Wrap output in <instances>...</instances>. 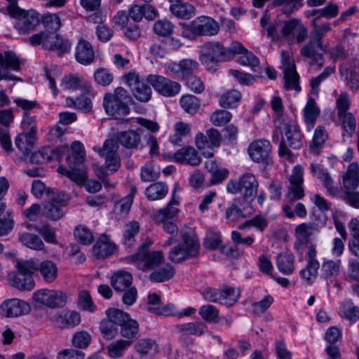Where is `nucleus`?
Wrapping results in <instances>:
<instances>
[{"label":"nucleus","instance_id":"79ce46f5","mask_svg":"<svg viewBox=\"0 0 359 359\" xmlns=\"http://www.w3.org/2000/svg\"><path fill=\"white\" fill-rule=\"evenodd\" d=\"M85 155L83 144L79 141H74L72 144V154L67 156V161L69 165L74 164V166H77L83 162Z\"/></svg>","mask_w":359,"mask_h":359},{"label":"nucleus","instance_id":"774afa93","mask_svg":"<svg viewBox=\"0 0 359 359\" xmlns=\"http://www.w3.org/2000/svg\"><path fill=\"white\" fill-rule=\"evenodd\" d=\"M341 313L343 317L351 322H356L359 319V307L354 306L351 302H346L343 304Z\"/></svg>","mask_w":359,"mask_h":359},{"label":"nucleus","instance_id":"052dcab7","mask_svg":"<svg viewBox=\"0 0 359 359\" xmlns=\"http://www.w3.org/2000/svg\"><path fill=\"white\" fill-rule=\"evenodd\" d=\"M91 342L90 334L85 330L76 332L72 338V345L78 348H86Z\"/></svg>","mask_w":359,"mask_h":359},{"label":"nucleus","instance_id":"4c0bfd02","mask_svg":"<svg viewBox=\"0 0 359 359\" xmlns=\"http://www.w3.org/2000/svg\"><path fill=\"white\" fill-rule=\"evenodd\" d=\"M168 186L165 183L158 182L150 184L144 191L146 197L149 201H156L163 198L168 194Z\"/></svg>","mask_w":359,"mask_h":359},{"label":"nucleus","instance_id":"f704fd0d","mask_svg":"<svg viewBox=\"0 0 359 359\" xmlns=\"http://www.w3.org/2000/svg\"><path fill=\"white\" fill-rule=\"evenodd\" d=\"M320 114V109L313 97H309L304 109V118L306 123L308 130H311L314 126L317 117Z\"/></svg>","mask_w":359,"mask_h":359},{"label":"nucleus","instance_id":"6e6552de","mask_svg":"<svg viewBox=\"0 0 359 359\" xmlns=\"http://www.w3.org/2000/svg\"><path fill=\"white\" fill-rule=\"evenodd\" d=\"M180 202V198L175 196V191H173L172 197L167 207L159 210L153 216L156 222L163 224V231L172 236L177 233L178 228L175 223L170 222L169 219L174 218L177 215L179 210L175 206L178 205Z\"/></svg>","mask_w":359,"mask_h":359},{"label":"nucleus","instance_id":"ea45409f","mask_svg":"<svg viewBox=\"0 0 359 359\" xmlns=\"http://www.w3.org/2000/svg\"><path fill=\"white\" fill-rule=\"evenodd\" d=\"M27 65L25 60L19 57L13 51L0 53V65L2 67H20Z\"/></svg>","mask_w":359,"mask_h":359},{"label":"nucleus","instance_id":"a211bd4d","mask_svg":"<svg viewBox=\"0 0 359 359\" xmlns=\"http://www.w3.org/2000/svg\"><path fill=\"white\" fill-rule=\"evenodd\" d=\"M271 144L266 140H258L252 142L248 147V151L251 159L257 163L266 161L271 151Z\"/></svg>","mask_w":359,"mask_h":359},{"label":"nucleus","instance_id":"393cba45","mask_svg":"<svg viewBox=\"0 0 359 359\" xmlns=\"http://www.w3.org/2000/svg\"><path fill=\"white\" fill-rule=\"evenodd\" d=\"M116 246L108 236L103 234L100 236L93 247V253L97 258H105L114 255L116 252Z\"/></svg>","mask_w":359,"mask_h":359},{"label":"nucleus","instance_id":"bb28decb","mask_svg":"<svg viewBox=\"0 0 359 359\" xmlns=\"http://www.w3.org/2000/svg\"><path fill=\"white\" fill-rule=\"evenodd\" d=\"M191 136V125L179 121L173 127V133L170 136V142L175 145H180L184 141Z\"/></svg>","mask_w":359,"mask_h":359},{"label":"nucleus","instance_id":"3c124183","mask_svg":"<svg viewBox=\"0 0 359 359\" xmlns=\"http://www.w3.org/2000/svg\"><path fill=\"white\" fill-rule=\"evenodd\" d=\"M130 345L131 341L128 340L120 339L114 341L107 346L108 355L112 358L121 357Z\"/></svg>","mask_w":359,"mask_h":359},{"label":"nucleus","instance_id":"49530a36","mask_svg":"<svg viewBox=\"0 0 359 359\" xmlns=\"http://www.w3.org/2000/svg\"><path fill=\"white\" fill-rule=\"evenodd\" d=\"M19 240L26 247L34 250H43L44 244L41 238L31 233H23L19 236Z\"/></svg>","mask_w":359,"mask_h":359},{"label":"nucleus","instance_id":"9b49d317","mask_svg":"<svg viewBox=\"0 0 359 359\" xmlns=\"http://www.w3.org/2000/svg\"><path fill=\"white\" fill-rule=\"evenodd\" d=\"M312 25L313 29L311 34V41L301 50L302 55L306 57H311L319 50H323L321 39L327 32L331 30L329 22L319 24L318 18L313 20Z\"/></svg>","mask_w":359,"mask_h":359},{"label":"nucleus","instance_id":"de8ad7c7","mask_svg":"<svg viewBox=\"0 0 359 359\" xmlns=\"http://www.w3.org/2000/svg\"><path fill=\"white\" fill-rule=\"evenodd\" d=\"M175 273L173 266L169 264L154 271L149 276L152 282L161 283L170 279Z\"/></svg>","mask_w":359,"mask_h":359},{"label":"nucleus","instance_id":"20e7f679","mask_svg":"<svg viewBox=\"0 0 359 359\" xmlns=\"http://www.w3.org/2000/svg\"><path fill=\"white\" fill-rule=\"evenodd\" d=\"M49 201L43 205L42 213L50 220H58L65 215L62 207L67 205L70 196L62 191H48Z\"/></svg>","mask_w":359,"mask_h":359},{"label":"nucleus","instance_id":"dca6fc26","mask_svg":"<svg viewBox=\"0 0 359 359\" xmlns=\"http://www.w3.org/2000/svg\"><path fill=\"white\" fill-rule=\"evenodd\" d=\"M30 311L31 307L27 302L17 298L5 300L0 306L1 315L8 318L27 315Z\"/></svg>","mask_w":359,"mask_h":359},{"label":"nucleus","instance_id":"5fc2aeb1","mask_svg":"<svg viewBox=\"0 0 359 359\" xmlns=\"http://www.w3.org/2000/svg\"><path fill=\"white\" fill-rule=\"evenodd\" d=\"M314 230L312 223H302L295 228V236L301 243H307Z\"/></svg>","mask_w":359,"mask_h":359},{"label":"nucleus","instance_id":"69168bd1","mask_svg":"<svg viewBox=\"0 0 359 359\" xmlns=\"http://www.w3.org/2000/svg\"><path fill=\"white\" fill-rule=\"evenodd\" d=\"M106 315L113 323L120 327L130 318L128 313L114 308L108 309Z\"/></svg>","mask_w":359,"mask_h":359},{"label":"nucleus","instance_id":"f257e3e1","mask_svg":"<svg viewBox=\"0 0 359 359\" xmlns=\"http://www.w3.org/2000/svg\"><path fill=\"white\" fill-rule=\"evenodd\" d=\"M130 95L123 87H117L113 93H107L103 97L105 112L114 119L121 118L130 113L128 101Z\"/></svg>","mask_w":359,"mask_h":359},{"label":"nucleus","instance_id":"cd10ccee","mask_svg":"<svg viewBox=\"0 0 359 359\" xmlns=\"http://www.w3.org/2000/svg\"><path fill=\"white\" fill-rule=\"evenodd\" d=\"M134 348L141 359H151L158 353L157 344L149 339L138 340Z\"/></svg>","mask_w":359,"mask_h":359},{"label":"nucleus","instance_id":"4be33fe9","mask_svg":"<svg viewBox=\"0 0 359 359\" xmlns=\"http://www.w3.org/2000/svg\"><path fill=\"white\" fill-rule=\"evenodd\" d=\"M53 320L60 328H72L81 323V316L76 311L65 310L55 315Z\"/></svg>","mask_w":359,"mask_h":359},{"label":"nucleus","instance_id":"c9c22d12","mask_svg":"<svg viewBox=\"0 0 359 359\" xmlns=\"http://www.w3.org/2000/svg\"><path fill=\"white\" fill-rule=\"evenodd\" d=\"M116 141L128 149H135L140 143V135L137 131L129 130L119 133Z\"/></svg>","mask_w":359,"mask_h":359},{"label":"nucleus","instance_id":"338daca9","mask_svg":"<svg viewBox=\"0 0 359 359\" xmlns=\"http://www.w3.org/2000/svg\"><path fill=\"white\" fill-rule=\"evenodd\" d=\"M200 316L209 323H216L219 318V311L212 305H203L199 309Z\"/></svg>","mask_w":359,"mask_h":359},{"label":"nucleus","instance_id":"e2e57ef3","mask_svg":"<svg viewBox=\"0 0 359 359\" xmlns=\"http://www.w3.org/2000/svg\"><path fill=\"white\" fill-rule=\"evenodd\" d=\"M173 29L172 23L165 19L157 20L153 26L155 34L164 37L170 36L172 33Z\"/></svg>","mask_w":359,"mask_h":359},{"label":"nucleus","instance_id":"6ab92c4d","mask_svg":"<svg viewBox=\"0 0 359 359\" xmlns=\"http://www.w3.org/2000/svg\"><path fill=\"white\" fill-rule=\"evenodd\" d=\"M190 27L193 32L198 35L213 36L219 30L217 22L212 18L205 16L193 21Z\"/></svg>","mask_w":359,"mask_h":359},{"label":"nucleus","instance_id":"864d4df0","mask_svg":"<svg viewBox=\"0 0 359 359\" xmlns=\"http://www.w3.org/2000/svg\"><path fill=\"white\" fill-rule=\"evenodd\" d=\"M136 192V187H131L129 194L116 203L115 209L118 214L126 215L129 212Z\"/></svg>","mask_w":359,"mask_h":359},{"label":"nucleus","instance_id":"09e8293b","mask_svg":"<svg viewBox=\"0 0 359 359\" xmlns=\"http://www.w3.org/2000/svg\"><path fill=\"white\" fill-rule=\"evenodd\" d=\"M36 136L22 133L15 139V144L22 153H27L33 148Z\"/></svg>","mask_w":359,"mask_h":359},{"label":"nucleus","instance_id":"9d476101","mask_svg":"<svg viewBox=\"0 0 359 359\" xmlns=\"http://www.w3.org/2000/svg\"><path fill=\"white\" fill-rule=\"evenodd\" d=\"M259 182L251 172L243 173L238 182L230 181L226 184V189L231 194L242 193L245 198H254L257 193Z\"/></svg>","mask_w":359,"mask_h":359},{"label":"nucleus","instance_id":"6e6d98bb","mask_svg":"<svg viewBox=\"0 0 359 359\" xmlns=\"http://www.w3.org/2000/svg\"><path fill=\"white\" fill-rule=\"evenodd\" d=\"M41 20L44 27L50 32V33H56L62 26L61 20L56 13H46L42 16Z\"/></svg>","mask_w":359,"mask_h":359},{"label":"nucleus","instance_id":"c03bdc74","mask_svg":"<svg viewBox=\"0 0 359 359\" xmlns=\"http://www.w3.org/2000/svg\"><path fill=\"white\" fill-rule=\"evenodd\" d=\"M177 330L185 334L201 335L207 332L208 327L203 323L191 322L177 325Z\"/></svg>","mask_w":359,"mask_h":359},{"label":"nucleus","instance_id":"ddd939ff","mask_svg":"<svg viewBox=\"0 0 359 359\" xmlns=\"http://www.w3.org/2000/svg\"><path fill=\"white\" fill-rule=\"evenodd\" d=\"M147 81L158 94L167 97L175 96L181 90L179 83L159 75H149Z\"/></svg>","mask_w":359,"mask_h":359},{"label":"nucleus","instance_id":"e433bc0d","mask_svg":"<svg viewBox=\"0 0 359 359\" xmlns=\"http://www.w3.org/2000/svg\"><path fill=\"white\" fill-rule=\"evenodd\" d=\"M72 43L68 39H65L60 34L54 32L50 33V39L46 42V48L57 50L62 53L69 52Z\"/></svg>","mask_w":359,"mask_h":359},{"label":"nucleus","instance_id":"39448f33","mask_svg":"<svg viewBox=\"0 0 359 359\" xmlns=\"http://www.w3.org/2000/svg\"><path fill=\"white\" fill-rule=\"evenodd\" d=\"M202 295L208 302L229 307L238 301L241 297V290L239 287L226 285L219 289L209 287L202 292Z\"/></svg>","mask_w":359,"mask_h":359},{"label":"nucleus","instance_id":"f8f14e48","mask_svg":"<svg viewBox=\"0 0 359 359\" xmlns=\"http://www.w3.org/2000/svg\"><path fill=\"white\" fill-rule=\"evenodd\" d=\"M32 298L36 304L50 309L64 307L67 299L65 292L61 290L48 289L35 291L33 293Z\"/></svg>","mask_w":359,"mask_h":359},{"label":"nucleus","instance_id":"2eb2a0df","mask_svg":"<svg viewBox=\"0 0 359 359\" xmlns=\"http://www.w3.org/2000/svg\"><path fill=\"white\" fill-rule=\"evenodd\" d=\"M279 128L284 133L282 141L288 144L289 147L298 149L302 147V135L298 125L294 122L283 120Z\"/></svg>","mask_w":359,"mask_h":359},{"label":"nucleus","instance_id":"8fccbe9b","mask_svg":"<svg viewBox=\"0 0 359 359\" xmlns=\"http://www.w3.org/2000/svg\"><path fill=\"white\" fill-rule=\"evenodd\" d=\"M210 50L215 57L216 62L230 60L234 56V52L231 49L225 48L219 43H211Z\"/></svg>","mask_w":359,"mask_h":359},{"label":"nucleus","instance_id":"0eeeda50","mask_svg":"<svg viewBox=\"0 0 359 359\" xmlns=\"http://www.w3.org/2000/svg\"><path fill=\"white\" fill-rule=\"evenodd\" d=\"M9 12L17 19L15 27L20 34L33 32L40 23L39 14L35 10L25 11L13 5L10 7Z\"/></svg>","mask_w":359,"mask_h":359},{"label":"nucleus","instance_id":"423d86ee","mask_svg":"<svg viewBox=\"0 0 359 359\" xmlns=\"http://www.w3.org/2000/svg\"><path fill=\"white\" fill-rule=\"evenodd\" d=\"M36 265L32 259L27 261H19L17 263L18 271L15 273L9 274L11 285L22 290H30L34 287V281L32 277L33 269Z\"/></svg>","mask_w":359,"mask_h":359},{"label":"nucleus","instance_id":"58836bf2","mask_svg":"<svg viewBox=\"0 0 359 359\" xmlns=\"http://www.w3.org/2000/svg\"><path fill=\"white\" fill-rule=\"evenodd\" d=\"M328 138L327 130L323 126H318L314 132L313 140L310 145V151L314 154H318Z\"/></svg>","mask_w":359,"mask_h":359},{"label":"nucleus","instance_id":"a18cd8bd","mask_svg":"<svg viewBox=\"0 0 359 359\" xmlns=\"http://www.w3.org/2000/svg\"><path fill=\"white\" fill-rule=\"evenodd\" d=\"M241 97V93L237 90H228L219 98V104L224 108L236 107L238 105Z\"/></svg>","mask_w":359,"mask_h":359},{"label":"nucleus","instance_id":"473e14b6","mask_svg":"<svg viewBox=\"0 0 359 359\" xmlns=\"http://www.w3.org/2000/svg\"><path fill=\"white\" fill-rule=\"evenodd\" d=\"M343 185L346 191L354 190L359 185V165L351 163L343 176Z\"/></svg>","mask_w":359,"mask_h":359},{"label":"nucleus","instance_id":"c756f323","mask_svg":"<svg viewBox=\"0 0 359 359\" xmlns=\"http://www.w3.org/2000/svg\"><path fill=\"white\" fill-rule=\"evenodd\" d=\"M321 276L326 280L339 276L341 273V259H323L320 266Z\"/></svg>","mask_w":359,"mask_h":359},{"label":"nucleus","instance_id":"412c9836","mask_svg":"<svg viewBox=\"0 0 359 359\" xmlns=\"http://www.w3.org/2000/svg\"><path fill=\"white\" fill-rule=\"evenodd\" d=\"M173 160L177 163L191 166L198 165L201 163L198 152L191 147H184L177 150L173 155Z\"/></svg>","mask_w":359,"mask_h":359},{"label":"nucleus","instance_id":"680f3d73","mask_svg":"<svg viewBox=\"0 0 359 359\" xmlns=\"http://www.w3.org/2000/svg\"><path fill=\"white\" fill-rule=\"evenodd\" d=\"M139 332V325L136 320L128 319L121 326V334L126 339H132L136 337Z\"/></svg>","mask_w":359,"mask_h":359},{"label":"nucleus","instance_id":"bf43d9fd","mask_svg":"<svg viewBox=\"0 0 359 359\" xmlns=\"http://www.w3.org/2000/svg\"><path fill=\"white\" fill-rule=\"evenodd\" d=\"M341 78L346 82L347 85L353 90H357L359 87V75L354 69H340Z\"/></svg>","mask_w":359,"mask_h":359},{"label":"nucleus","instance_id":"4468645a","mask_svg":"<svg viewBox=\"0 0 359 359\" xmlns=\"http://www.w3.org/2000/svg\"><path fill=\"white\" fill-rule=\"evenodd\" d=\"M306 264L304 269L300 270L299 276L306 285H311L317 278L320 263L318 261L317 251L313 247H309L306 251Z\"/></svg>","mask_w":359,"mask_h":359},{"label":"nucleus","instance_id":"c85d7f7f","mask_svg":"<svg viewBox=\"0 0 359 359\" xmlns=\"http://www.w3.org/2000/svg\"><path fill=\"white\" fill-rule=\"evenodd\" d=\"M170 12L177 18L189 19L195 14L194 7L183 0H168Z\"/></svg>","mask_w":359,"mask_h":359},{"label":"nucleus","instance_id":"1a4fd4ad","mask_svg":"<svg viewBox=\"0 0 359 359\" xmlns=\"http://www.w3.org/2000/svg\"><path fill=\"white\" fill-rule=\"evenodd\" d=\"M118 147L119 145L115 140L109 139L104 141L102 147L95 146L93 148L100 157L104 158V168L110 173L117 171L121 166Z\"/></svg>","mask_w":359,"mask_h":359},{"label":"nucleus","instance_id":"603ef678","mask_svg":"<svg viewBox=\"0 0 359 359\" xmlns=\"http://www.w3.org/2000/svg\"><path fill=\"white\" fill-rule=\"evenodd\" d=\"M236 48L241 53L238 58L241 65L256 67L259 65V59L253 53L248 51L241 43H238Z\"/></svg>","mask_w":359,"mask_h":359},{"label":"nucleus","instance_id":"7ed1b4c3","mask_svg":"<svg viewBox=\"0 0 359 359\" xmlns=\"http://www.w3.org/2000/svg\"><path fill=\"white\" fill-rule=\"evenodd\" d=\"M182 242L172 248L169 259L173 263H180L194 258L198 254L199 242L196 236L191 232L182 233Z\"/></svg>","mask_w":359,"mask_h":359},{"label":"nucleus","instance_id":"aec40b11","mask_svg":"<svg viewBox=\"0 0 359 359\" xmlns=\"http://www.w3.org/2000/svg\"><path fill=\"white\" fill-rule=\"evenodd\" d=\"M309 168L313 175L323 182L325 188L330 195L336 196L339 194V189L333 185V180L326 169L320 165L314 163H311Z\"/></svg>","mask_w":359,"mask_h":359},{"label":"nucleus","instance_id":"f03ea898","mask_svg":"<svg viewBox=\"0 0 359 359\" xmlns=\"http://www.w3.org/2000/svg\"><path fill=\"white\" fill-rule=\"evenodd\" d=\"M152 243L150 239L142 243L137 252L126 258L127 263L134 264L142 271L154 269L164 261V256L161 251H149V246Z\"/></svg>","mask_w":359,"mask_h":359},{"label":"nucleus","instance_id":"a19ab883","mask_svg":"<svg viewBox=\"0 0 359 359\" xmlns=\"http://www.w3.org/2000/svg\"><path fill=\"white\" fill-rule=\"evenodd\" d=\"M284 88L287 90H294L297 92L301 90L299 86V76L296 69H284L283 71Z\"/></svg>","mask_w":359,"mask_h":359},{"label":"nucleus","instance_id":"2f4dec72","mask_svg":"<svg viewBox=\"0 0 359 359\" xmlns=\"http://www.w3.org/2000/svg\"><path fill=\"white\" fill-rule=\"evenodd\" d=\"M61 86L64 89L76 90L83 89L84 92H89L91 89L90 83L83 77L69 74L63 77Z\"/></svg>","mask_w":359,"mask_h":359},{"label":"nucleus","instance_id":"72a5a7b5","mask_svg":"<svg viewBox=\"0 0 359 359\" xmlns=\"http://www.w3.org/2000/svg\"><path fill=\"white\" fill-rule=\"evenodd\" d=\"M277 268L284 275H290L294 269V257L289 252H280L276 258Z\"/></svg>","mask_w":359,"mask_h":359},{"label":"nucleus","instance_id":"4d7b16f0","mask_svg":"<svg viewBox=\"0 0 359 359\" xmlns=\"http://www.w3.org/2000/svg\"><path fill=\"white\" fill-rule=\"evenodd\" d=\"M78 307L90 313L95 312L97 306L94 304L92 297L87 290H82L79 293L77 300Z\"/></svg>","mask_w":359,"mask_h":359},{"label":"nucleus","instance_id":"0e129e2a","mask_svg":"<svg viewBox=\"0 0 359 359\" xmlns=\"http://www.w3.org/2000/svg\"><path fill=\"white\" fill-rule=\"evenodd\" d=\"M160 174V170L151 163H146L141 169L140 177L144 182H151L156 180Z\"/></svg>","mask_w":359,"mask_h":359},{"label":"nucleus","instance_id":"13d9d810","mask_svg":"<svg viewBox=\"0 0 359 359\" xmlns=\"http://www.w3.org/2000/svg\"><path fill=\"white\" fill-rule=\"evenodd\" d=\"M180 104L186 112L194 114L200 107V100L194 95H186L181 97Z\"/></svg>","mask_w":359,"mask_h":359},{"label":"nucleus","instance_id":"a878e982","mask_svg":"<svg viewBox=\"0 0 359 359\" xmlns=\"http://www.w3.org/2000/svg\"><path fill=\"white\" fill-rule=\"evenodd\" d=\"M174 73L179 78L184 80L187 86L195 93H200L204 90L203 82L201 79L193 75L191 69H177Z\"/></svg>","mask_w":359,"mask_h":359},{"label":"nucleus","instance_id":"7c9ffc66","mask_svg":"<svg viewBox=\"0 0 359 359\" xmlns=\"http://www.w3.org/2000/svg\"><path fill=\"white\" fill-rule=\"evenodd\" d=\"M133 276L130 273L122 270L114 273L111 277V285L117 291H125L131 287Z\"/></svg>","mask_w":359,"mask_h":359},{"label":"nucleus","instance_id":"b1692460","mask_svg":"<svg viewBox=\"0 0 359 359\" xmlns=\"http://www.w3.org/2000/svg\"><path fill=\"white\" fill-rule=\"evenodd\" d=\"M75 58L82 65H89L95 58L92 45L87 41L80 39L76 44Z\"/></svg>","mask_w":359,"mask_h":359},{"label":"nucleus","instance_id":"5701e85b","mask_svg":"<svg viewBox=\"0 0 359 359\" xmlns=\"http://www.w3.org/2000/svg\"><path fill=\"white\" fill-rule=\"evenodd\" d=\"M35 266L32 267L33 271L40 272L43 279L47 283H53L57 276V268L56 264L50 260L39 262L38 259H32Z\"/></svg>","mask_w":359,"mask_h":359},{"label":"nucleus","instance_id":"37998d69","mask_svg":"<svg viewBox=\"0 0 359 359\" xmlns=\"http://www.w3.org/2000/svg\"><path fill=\"white\" fill-rule=\"evenodd\" d=\"M133 96L140 102H147L151 100L152 90L149 85L142 81L137 86L131 88Z\"/></svg>","mask_w":359,"mask_h":359},{"label":"nucleus","instance_id":"f3484780","mask_svg":"<svg viewBox=\"0 0 359 359\" xmlns=\"http://www.w3.org/2000/svg\"><path fill=\"white\" fill-rule=\"evenodd\" d=\"M281 33L287 40H296L297 43H301L307 36V29L299 20L292 19L283 23Z\"/></svg>","mask_w":359,"mask_h":359}]
</instances>
